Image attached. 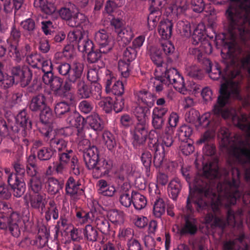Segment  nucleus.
<instances>
[{
	"instance_id": "1",
	"label": "nucleus",
	"mask_w": 250,
	"mask_h": 250,
	"mask_svg": "<svg viewBox=\"0 0 250 250\" xmlns=\"http://www.w3.org/2000/svg\"><path fill=\"white\" fill-rule=\"evenodd\" d=\"M203 176L194 180L193 191L189 186L184 233L194 234L197 231V220L192 216L194 209L191 203L198 212L211 209L205 216L206 222L212 223L223 232L227 226L234 227L236 224L234 211L229 207L234 205L241 196L239 169L230 163L228 167L221 168L218 160L214 159L203 163Z\"/></svg>"
},
{
	"instance_id": "2",
	"label": "nucleus",
	"mask_w": 250,
	"mask_h": 250,
	"mask_svg": "<svg viewBox=\"0 0 250 250\" xmlns=\"http://www.w3.org/2000/svg\"><path fill=\"white\" fill-rule=\"evenodd\" d=\"M232 12L231 8L225 12L227 21L224 24V27L226 32L219 34L215 37L216 44L223 47L221 50L222 63L225 67L223 71H218L216 74L211 73L209 74L210 78L214 80L222 77L224 83L221 84L220 89L222 84L227 83L229 92L230 90L235 89L237 90V96L232 95L229 97V102L231 98H240V81H234L233 79L236 77L239 78L242 77L241 69L247 71L250 76V64L247 65L248 66H243L242 63L248 55L239 60L235 54V51L237 47L239 45L244 47V45H242L239 39L233 32L232 27L234 22L232 17Z\"/></svg>"
},
{
	"instance_id": "3",
	"label": "nucleus",
	"mask_w": 250,
	"mask_h": 250,
	"mask_svg": "<svg viewBox=\"0 0 250 250\" xmlns=\"http://www.w3.org/2000/svg\"><path fill=\"white\" fill-rule=\"evenodd\" d=\"M228 84L222 85L220 90V95L217 97L216 103L214 104L211 111L205 113L201 117L198 116L199 112L196 110H191L189 114L194 113L198 118L200 125L204 127H209L213 132L220 125L222 119H231L234 109L229 108L227 105L229 104V97L231 95L238 94L235 89L228 91Z\"/></svg>"
},
{
	"instance_id": "4",
	"label": "nucleus",
	"mask_w": 250,
	"mask_h": 250,
	"mask_svg": "<svg viewBox=\"0 0 250 250\" xmlns=\"http://www.w3.org/2000/svg\"><path fill=\"white\" fill-rule=\"evenodd\" d=\"M230 2H238L240 0H229ZM231 8L232 17L234 21L233 30L237 35L244 47L250 50V0H246L245 4L241 6L230 3L226 12ZM242 65L250 64V54L242 61Z\"/></svg>"
},
{
	"instance_id": "5",
	"label": "nucleus",
	"mask_w": 250,
	"mask_h": 250,
	"mask_svg": "<svg viewBox=\"0 0 250 250\" xmlns=\"http://www.w3.org/2000/svg\"><path fill=\"white\" fill-rule=\"evenodd\" d=\"M49 145L54 149L55 154L57 151L58 152V161L54 166L57 174H63L67 171L68 167L70 173L75 175L80 174L78 159L67 140L59 135H53Z\"/></svg>"
},
{
	"instance_id": "6",
	"label": "nucleus",
	"mask_w": 250,
	"mask_h": 250,
	"mask_svg": "<svg viewBox=\"0 0 250 250\" xmlns=\"http://www.w3.org/2000/svg\"><path fill=\"white\" fill-rule=\"evenodd\" d=\"M218 136L221 138L222 145L225 147H230L231 153L244 169V178L247 182L250 181V143L248 141L239 140L234 142L230 137L228 128L221 126Z\"/></svg>"
},
{
	"instance_id": "7",
	"label": "nucleus",
	"mask_w": 250,
	"mask_h": 250,
	"mask_svg": "<svg viewBox=\"0 0 250 250\" xmlns=\"http://www.w3.org/2000/svg\"><path fill=\"white\" fill-rule=\"evenodd\" d=\"M75 62L76 61H74L71 64L62 62L56 67L59 73L62 76L65 77L66 80L63 85V80L56 76L49 84L51 90L55 95L60 97L64 96L67 92L72 89L70 79L74 70Z\"/></svg>"
},
{
	"instance_id": "8",
	"label": "nucleus",
	"mask_w": 250,
	"mask_h": 250,
	"mask_svg": "<svg viewBox=\"0 0 250 250\" xmlns=\"http://www.w3.org/2000/svg\"><path fill=\"white\" fill-rule=\"evenodd\" d=\"M85 165L88 169L92 171L93 177L98 179L107 176L111 171L112 162L110 160L99 157V152L97 153L96 149L86 154Z\"/></svg>"
},
{
	"instance_id": "9",
	"label": "nucleus",
	"mask_w": 250,
	"mask_h": 250,
	"mask_svg": "<svg viewBox=\"0 0 250 250\" xmlns=\"http://www.w3.org/2000/svg\"><path fill=\"white\" fill-rule=\"evenodd\" d=\"M74 69L72 75L70 77V81L71 83L72 89L76 86L78 97L81 99H88L93 96L94 98L96 99L97 93L95 94L93 93L91 86L87 84L82 77L83 71V64L76 62Z\"/></svg>"
},
{
	"instance_id": "10",
	"label": "nucleus",
	"mask_w": 250,
	"mask_h": 250,
	"mask_svg": "<svg viewBox=\"0 0 250 250\" xmlns=\"http://www.w3.org/2000/svg\"><path fill=\"white\" fill-rule=\"evenodd\" d=\"M172 113L170 114L168 118L169 126L167 127L163 137L161 148L156 149L154 151L153 157V164L156 168H159L163 163H165L167 158H169L170 154L172 153V125L171 119Z\"/></svg>"
},
{
	"instance_id": "11",
	"label": "nucleus",
	"mask_w": 250,
	"mask_h": 250,
	"mask_svg": "<svg viewBox=\"0 0 250 250\" xmlns=\"http://www.w3.org/2000/svg\"><path fill=\"white\" fill-rule=\"evenodd\" d=\"M22 226L21 216L17 212H13L8 216H0V229L10 233L15 238L21 235Z\"/></svg>"
},
{
	"instance_id": "12",
	"label": "nucleus",
	"mask_w": 250,
	"mask_h": 250,
	"mask_svg": "<svg viewBox=\"0 0 250 250\" xmlns=\"http://www.w3.org/2000/svg\"><path fill=\"white\" fill-rule=\"evenodd\" d=\"M67 40L73 45H77L79 51L87 53L94 49L93 42L83 35L82 31L79 30L70 31L67 35Z\"/></svg>"
},
{
	"instance_id": "13",
	"label": "nucleus",
	"mask_w": 250,
	"mask_h": 250,
	"mask_svg": "<svg viewBox=\"0 0 250 250\" xmlns=\"http://www.w3.org/2000/svg\"><path fill=\"white\" fill-rule=\"evenodd\" d=\"M148 125L146 122H139L133 128L130 129L132 136V144L135 148H138L143 145L148 135Z\"/></svg>"
},
{
	"instance_id": "14",
	"label": "nucleus",
	"mask_w": 250,
	"mask_h": 250,
	"mask_svg": "<svg viewBox=\"0 0 250 250\" xmlns=\"http://www.w3.org/2000/svg\"><path fill=\"white\" fill-rule=\"evenodd\" d=\"M166 3L159 6L160 10L164 13L167 18L161 21L159 25V33L163 38H167L172 33V3L170 0H166Z\"/></svg>"
},
{
	"instance_id": "15",
	"label": "nucleus",
	"mask_w": 250,
	"mask_h": 250,
	"mask_svg": "<svg viewBox=\"0 0 250 250\" xmlns=\"http://www.w3.org/2000/svg\"><path fill=\"white\" fill-rule=\"evenodd\" d=\"M11 74L16 80V83H20L22 87L27 86L32 78V70L26 65L13 67L11 69Z\"/></svg>"
},
{
	"instance_id": "16",
	"label": "nucleus",
	"mask_w": 250,
	"mask_h": 250,
	"mask_svg": "<svg viewBox=\"0 0 250 250\" xmlns=\"http://www.w3.org/2000/svg\"><path fill=\"white\" fill-rule=\"evenodd\" d=\"M16 125L19 130V127L21 128V135L25 137L30 132L32 128V122L30 118V114L26 109H23L20 111L15 117Z\"/></svg>"
},
{
	"instance_id": "17",
	"label": "nucleus",
	"mask_w": 250,
	"mask_h": 250,
	"mask_svg": "<svg viewBox=\"0 0 250 250\" xmlns=\"http://www.w3.org/2000/svg\"><path fill=\"white\" fill-rule=\"evenodd\" d=\"M32 148L36 150L38 159L41 161L50 160L55 154V150L51 146H43V142L41 140H35L33 142Z\"/></svg>"
},
{
	"instance_id": "18",
	"label": "nucleus",
	"mask_w": 250,
	"mask_h": 250,
	"mask_svg": "<svg viewBox=\"0 0 250 250\" xmlns=\"http://www.w3.org/2000/svg\"><path fill=\"white\" fill-rule=\"evenodd\" d=\"M95 41L99 43L100 51L103 53H108L113 48V43L111 38L105 29H100L95 33Z\"/></svg>"
},
{
	"instance_id": "19",
	"label": "nucleus",
	"mask_w": 250,
	"mask_h": 250,
	"mask_svg": "<svg viewBox=\"0 0 250 250\" xmlns=\"http://www.w3.org/2000/svg\"><path fill=\"white\" fill-rule=\"evenodd\" d=\"M7 182L13 195L17 198L21 197L26 190L23 179L17 177L15 174H10L7 177Z\"/></svg>"
},
{
	"instance_id": "20",
	"label": "nucleus",
	"mask_w": 250,
	"mask_h": 250,
	"mask_svg": "<svg viewBox=\"0 0 250 250\" xmlns=\"http://www.w3.org/2000/svg\"><path fill=\"white\" fill-rule=\"evenodd\" d=\"M214 132L208 130L206 131L201 137L200 139L197 141V143H205V146L203 148V152L205 156H212L216 153L215 146L210 142L214 138Z\"/></svg>"
},
{
	"instance_id": "21",
	"label": "nucleus",
	"mask_w": 250,
	"mask_h": 250,
	"mask_svg": "<svg viewBox=\"0 0 250 250\" xmlns=\"http://www.w3.org/2000/svg\"><path fill=\"white\" fill-rule=\"evenodd\" d=\"M165 0H152L149 8L150 13L147 17L148 25L154 27L157 25L161 15L159 6L162 7Z\"/></svg>"
},
{
	"instance_id": "22",
	"label": "nucleus",
	"mask_w": 250,
	"mask_h": 250,
	"mask_svg": "<svg viewBox=\"0 0 250 250\" xmlns=\"http://www.w3.org/2000/svg\"><path fill=\"white\" fill-rule=\"evenodd\" d=\"M9 46L10 56L18 63L20 62L25 57H27L31 50L30 46L27 43L22 47H20L19 44H13Z\"/></svg>"
},
{
	"instance_id": "23",
	"label": "nucleus",
	"mask_w": 250,
	"mask_h": 250,
	"mask_svg": "<svg viewBox=\"0 0 250 250\" xmlns=\"http://www.w3.org/2000/svg\"><path fill=\"white\" fill-rule=\"evenodd\" d=\"M81 184L72 177H69L65 185V194L70 197V200L76 202L79 199L78 193L81 190Z\"/></svg>"
},
{
	"instance_id": "24",
	"label": "nucleus",
	"mask_w": 250,
	"mask_h": 250,
	"mask_svg": "<svg viewBox=\"0 0 250 250\" xmlns=\"http://www.w3.org/2000/svg\"><path fill=\"white\" fill-rule=\"evenodd\" d=\"M63 186V181L59 180L53 177H48L45 183L46 191L52 196L60 194V191L62 189Z\"/></svg>"
},
{
	"instance_id": "25",
	"label": "nucleus",
	"mask_w": 250,
	"mask_h": 250,
	"mask_svg": "<svg viewBox=\"0 0 250 250\" xmlns=\"http://www.w3.org/2000/svg\"><path fill=\"white\" fill-rule=\"evenodd\" d=\"M19 132L18 126L12 125V123L6 118H0V139Z\"/></svg>"
},
{
	"instance_id": "26",
	"label": "nucleus",
	"mask_w": 250,
	"mask_h": 250,
	"mask_svg": "<svg viewBox=\"0 0 250 250\" xmlns=\"http://www.w3.org/2000/svg\"><path fill=\"white\" fill-rule=\"evenodd\" d=\"M201 44L200 45L199 49L193 48L191 51V53L192 54L195 59L198 62L202 64V61L203 59H208L205 57L203 53L207 54H210L212 51V47L210 43L207 40L201 42Z\"/></svg>"
},
{
	"instance_id": "27",
	"label": "nucleus",
	"mask_w": 250,
	"mask_h": 250,
	"mask_svg": "<svg viewBox=\"0 0 250 250\" xmlns=\"http://www.w3.org/2000/svg\"><path fill=\"white\" fill-rule=\"evenodd\" d=\"M245 239V234L241 233L235 239L226 241L223 244V250H236L238 247H241L240 245L244 247V250H249L250 246L246 242H244Z\"/></svg>"
},
{
	"instance_id": "28",
	"label": "nucleus",
	"mask_w": 250,
	"mask_h": 250,
	"mask_svg": "<svg viewBox=\"0 0 250 250\" xmlns=\"http://www.w3.org/2000/svg\"><path fill=\"white\" fill-rule=\"evenodd\" d=\"M117 41L120 45L126 46L132 40L134 37V33L131 27H124L117 34Z\"/></svg>"
},
{
	"instance_id": "29",
	"label": "nucleus",
	"mask_w": 250,
	"mask_h": 250,
	"mask_svg": "<svg viewBox=\"0 0 250 250\" xmlns=\"http://www.w3.org/2000/svg\"><path fill=\"white\" fill-rule=\"evenodd\" d=\"M172 33L169 35L167 38H163L162 35V41L161 42V45L162 50L167 56V71H170L172 68V61L170 58L172 55V42L169 39L171 38Z\"/></svg>"
},
{
	"instance_id": "30",
	"label": "nucleus",
	"mask_w": 250,
	"mask_h": 250,
	"mask_svg": "<svg viewBox=\"0 0 250 250\" xmlns=\"http://www.w3.org/2000/svg\"><path fill=\"white\" fill-rule=\"evenodd\" d=\"M47 105L45 96L42 94H39L32 98L29 107L32 111L40 112Z\"/></svg>"
},
{
	"instance_id": "31",
	"label": "nucleus",
	"mask_w": 250,
	"mask_h": 250,
	"mask_svg": "<svg viewBox=\"0 0 250 250\" xmlns=\"http://www.w3.org/2000/svg\"><path fill=\"white\" fill-rule=\"evenodd\" d=\"M136 97L139 102L146 105V107L151 108L154 104L156 97L153 94L145 90H142L136 93Z\"/></svg>"
},
{
	"instance_id": "32",
	"label": "nucleus",
	"mask_w": 250,
	"mask_h": 250,
	"mask_svg": "<svg viewBox=\"0 0 250 250\" xmlns=\"http://www.w3.org/2000/svg\"><path fill=\"white\" fill-rule=\"evenodd\" d=\"M169 72L170 71H167V68H166L165 74L159 75L158 70L156 69L155 70L154 74L155 79L159 82L158 83L156 82L154 83L155 90L157 92H159L163 90V85L164 84L169 86L171 84L170 75L169 74Z\"/></svg>"
},
{
	"instance_id": "33",
	"label": "nucleus",
	"mask_w": 250,
	"mask_h": 250,
	"mask_svg": "<svg viewBox=\"0 0 250 250\" xmlns=\"http://www.w3.org/2000/svg\"><path fill=\"white\" fill-rule=\"evenodd\" d=\"M232 121L235 124V125L242 130H247L249 132V137L250 138V123H247L248 118L245 114H242L238 116L235 110L234 109L231 119Z\"/></svg>"
},
{
	"instance_id": "34",
	"label": "nucleus",
	"mask_w": 250,
	"mask_h": 250,
	"mask_svg": "<svg viewBox=\"0 0 250 250\" xmlns=\"http://www.w3.org/2000/svg\"><path fill=\"white\" fill-rule=\"evenodd\" d=\"M97 187H98V193L104 196L112 197L116 191L115 187L108 184L107 182L104 179L98 181Z\"/></svg>"
},
{
	"instance_id": "35",
	"label": "nucleus",
	"mask_w": 250,
	"mask_h": 250,
	"mask_svg": "<svg viewBox=\"0 0 250 250\" xmlns=\"http://www.w3.org/2000/svg\"><path fill=\"white\" fill-rule=\"evenodd\" d=\"M174 74L173 78V87L179 93L186 94L187 89L185 87L183 77L181 75L177 69L173 67V74Z\"/></svg>"
},
{
	"instance_id": "36",
	"label": "nucleus",
	"mask_w": 250,
	"mask_h": 250,
	"mask_svg": "<svg viewBox=\"0 0 250 250\" xmlns=\"http://www.w3.org/2000/svg\"><path fill=\"white\" fill-rule=\"evenodd\" d=\"M205 26L202 23L199 24L193 31L191 37V42L194 45H197L200 42L206 41Z\"/></svg>"
},
{
	"instance_id": "37",
	"label": "nucleus",
	"mask_w": 250,
	"mask_h": 250,
	"mask_svg": "<svg viewBox=\"0 0 250 250\" xmlns=\"http://www.w3.org/2000/svg\"><path fill=\"white\" fill-rule=\"evenodd\" d=\"M87 78L91 83H94L93 86L96 92H97L96 98L97 99L100 98L102 95L101 86L99 83H96L99 79L98 70L96 68L89 69L87 72Z\"/></svg>"
},
{
	"instance_id": "38",
	"label": "nucleus",
	"mask_w": 250,
	"mask_h": 250,
	"mask_svg": "<svg viewBox=\"0 0 250 250\" xmlns=\"http://www.w3.org/2000/svg\"><path fill=\"white\" fill-rule=\"evenodd\" d=\"M78 149L79 151L83 153V157L84 163H85V159L86 154L88 155L89 152L96 149L97 153L99 152L98 148L95 146H90V141L86 139L83 138L81 139L78 143Z\"/></svg>"
},
{
	"instance_id": "39",
	"label": "nucleus",
	"mask_w": 250,
	"mask_h": 250,
	"mask_svg": "<svg viewBox=\"0 0 250 250\" xmlns=\"http://www.w3.org/2000/svg\"><path fill=\"white\" fill-rule=\"evenodd\" d=\"M86 122L91 128L95 131H100L104 128L103 122L97 113H93L87 117Z\"/></svg>"
},
{
	"instance_id": "40",
	"label": "nucleus",
	"mask_w": 250,
	"mask_h": 250,
	"mask_svg": "<svg viewBox=\"0 0 250 250\" xmlns=\"http://www.w3.org/2000/svg\"><path fill=\"white\" fill-rule=\"evenodd\" d=\"M192 129L188 125H183L177 130L173 143L178 139L180 142H187L190 140V136L192 133Z\"/></svg>"
},
{
	"instance_id": "41",
	"label": "nucleus",
	"mask_w": 250,
	"mask_h": 250,
	"mask_svg": "<svg viewBox=\"0 0 250 250\" xmlns=\"http://www.w3.org/2000/svg\"><path fill=\"white\" fill-rule=\"evenodd\" d=\"M88 23V20L84 14L77 13H74L71 20L69 21L68 25L72 27H81L83 28Z\"/></svg>"
},
{
	"instance_id": "42",
	"label": "nucleus",
	"mask_w": 250,
	"mask_h": 250,
	"mask_svg": "<svg viewBox=\"0 0 250 250\" xmlns=\"http://www.w3.org/2000/svg\"><path fill=\"white\" fill-rule=\"evenodd\" d=\"M84 239L91 242H95L98 240L99 233L94 226L90 224L86 225L83 231Z\"/></svg>"
},
{
	"instance_id": "43",
	"label": "nucleus",
	"mask_w": 250,
	"mask_h": 250,
	"mask_svg": "<svg viewBox=\"0 0 250 250\" xmlns=\"http://www.w3.org/2000/svg\"><path fill=\"white\" fill-rule=\"evenodd\" d=\"M34 5L47 15H51L56 11L54 4L48 2L47 0H34Z\"/></svg>"
},
{
	"instance_id": "44",
	"label": "nucleus",
	"mask_w": 250,
	"mask_h": 250,
	"mask_svg": "<svg viewBox=\"0 0 250 250\" xmlns=\"http://www.w3.org/2000/svg\"><path fill=\"white\" fill-rule=\"evenodd\" d=\"M103 138L107 149L111 153L115 152V148L117 146V141L114 134L109 131H104Z\"/></svg>"
},
{
	"instance_id": "45",
	"label": "nucleus",
	"mask_w": 250,
	"mask_h": 250,
	"mask_svg": "<svg viewBox=\"0 0 250 250\" xmlns=\"http://www.w3.org/2000/svg\"><path fill=\"white\" fill-rule=\"evenodd\" d=\"M94 224L97 229L103 234H107L110 231V225L108 220L102 215L97 216Z\"/></svg>"
},
{
	"instance_id": "46",
	"label": "nucleus",
	"mask_w": 250,
	"mask_h": 250,
	"mask_svg": "<svg viewBox=\"0 0 250 250\" xmlns=\"http://www.w3.org/2000/svg\"><path fill=\"white\" fill-rule=\"evenodd\" d=\"M30 205L32 208L43 211L46 205L45 194H38L30 199Z\"/></svg>"
},
{
	"instance_id": "47",
	"label": "nucleus",
	"mask_w": 250,
	"mask_h": 250,
	"mask_svg": "<svg viewBox=\"0 0 250 250\" xmlns=\"http://www.w3.org/2000/svg\"><path fill=\"white\" fill-rule=\"evenodd\" d=\"M70 213L69 209L65 207H63L60 213V218L57 221L55 229H59L61 227H67L70 218Z\"/></svg>"
},
{
	"instance_id": "48",
	"label": "nucleus",
	"mask_w": 250,
	"mask_h": 250,
	"mask_svg": "<svg viewBox=\"0 0 250 250\" xmlns=\"http://www.w3.org/2000/svg\"><path fill=\"white\" fill-rule=\"evenodd\" d=\"M73 5L74 4L69 2L68 5L62 7L58 11V13L61 19L65 21L68 25L69 21L71 20L75 13L73 10Z\"/></svg>"
},
{
	"instance_id": "49",
	"label": "nucleus",
	"mask_w": 250,
	"mask_h": 250,
	"mask_svg": "<svg viewBox=\"0 0 250 250\" xmlns=\"http://www.w3.org/2000/svg\"><path fill=\"white\" fill-rule=\"evenodd\" d=\"M132 204L137 210L144 208L146 205L147 201L145 196L135 191L132 192Z\"/></svg>"
},
{
	"instance_id": "50",
	"label": "nucleus",
	"mask_w": 250,
	"mask_h": 250,
	"mask_svg": "<svg viewBox=\"0 0 250 250\" xmlns=\"http://www.w3.org/2000/svg\"><path fill=\"white\" fill-rule=\"evenodd\" d=\"M21 36V33L20 28L13 24L10 29V37L7 40L9 46L13 44L19 45Z\"/></svg>"
},
{
	"instance_id": "51",
	"label": "nucleus",
	"mask_w": 250,
	"mask_h": 250,
	"mask_svg": "<svg viewBox=\"0 0 250 250\" xmlns=\"http://www.w3.org/2000/svg\"><path fill=\"white\" fill-rule=\"evenodd\" d=\"M176 32L181 36L188 37L191 34V26L187 21H180L176 25Z\"/></svg>"
},
{
	"instance_id": "52",
	"label": "nucleus",
	"mask_w": 250,
	"mask_h": 250,
	"mask_svg": "<svg viewBox=\"0 0 250 250\" xmlns=\"http://www.w3.org/2000/svg\"><path fill=\"white\" fill-rule=\"evenodd\" d=\"M40 119L41 122L45 125L51 123L54 119V114L51 108L46 106L45 108L41 110Z\"/></svg>"
},
{
	"instance_id": "53",
	"label": "nucleus",
	"mask_w": 250,
	"mask_h": 250,
	"mask_svg": "<svg viewBox=\"0 0 250 250\" xmlns=\"http://www.w3.org/2000/svg\"><path fill=\"white\" fill-rule=\"evenodd\" d=\"M54 111L56 116L62 118L70 111V105L65 102H61L56 104Z\"/></svg>"
},
{
	"instance_id": "54",
	"label": "nucleus",
	"mask_w": 250,
	"mask_h": 250,
	"mask_svg": "<svg viewBox=\"0 0 250 250\" xmlns=\"http://www.w3.org/2000/svg\"><path fill=\"white\" fill-rule=\"evenodd\" d=\"M166 204L161 198H157L154 202L153 205V214L156 217L160 218L165 213Z\"/></svg>"
},
{
	"instance_id": "55",
	"label": "nucleus",
	"mask_w": 250,
	"mask_h": 250,
	"mask_svg": "<svg viewBox=\"0 0 250 250\" xmlns=\"http://www.w3.org/2000/svg\"><path fill=\"white\" fill-rule=\"evenodd\" d=\"M107 53H103L100 51V47L99 49H93L88 52L87 54V60L88 62L93 63L98 62L101 61L103 54H106Z\"/></svg>"
},
{
	"instance_id": "56",
	"label": "nucleus",
	"mask_w": 250,
	"mask_h": 250,
	"mask_svg": "<svg viewBox=\"0 0 250 250\" xmlns=\"http://www.w3.org/2000/svg\"><path fill=\"white\" fill-rule=\"evenodd\" d=\"M20 25L22 28L30 35L34 33L36 28L35 21L31 18H28L22 21H21Z\"/></svg>"
},
{
	"instance_id": "57",
	"label": "nucleus",
	"mask_w": 250,
	"mask_h": 250,
	"mask_svg": "<svg viewBox=\"0 0 250 250\" xmlns=\"http://www.w3.org/2000/svg\"><path fill=\"white\" fill-rule=\"evenodd\" d=\"M149 108L146 106H138L135 108L133 114L139 122H146V117Z\"/></svg>"
},
{
	"instance_id": "58",
	"label": "nucleus",
	"mask_w": 250,
	"mask_h": 250,
	"mask_svg": "<svg viewBox=\"0 0 250 250\" xmlns=\"http://www.w3.org/2000/svg\"><path fill=\"white\" fill-rule=\"evenodd\" d=\"M113 102L110 97H106L99 102V105L105 113H109L113 109Z\"/></svg>"
},
{
	"instance_id": "59",
	"label": "nucleus",
	"mask_w": 250,
	"mask_h": 250,
	"mask_svg": "<svg viewBox=\"0 0 250 250\" xmlns=\"http://www.w3.org/2000/svg\"><path fill=\"white\" fill-rule=\"evenodd\" d=\"M125 80H122L121 81L118 80L115 82L112 86V88L110 90L109 93L118 96H122L125 91L124 83Z\"/></svg>"
},
{
	"instance_id": "60",
	"label": "nucleus",
	"mask_w": 250,
	"mask_h": 250,
	"mask_svg": "<svg viewBox=\"0 0 250 250\" xmlns=\"http://www.w3.org/2000/svg\"><path fill=\"white\" fill-rule=\"evenodd\" d=\"M201 64L202 65L203 69L209 74L210 73L216 74L218 71H223L221 70L222 66H220L218 63L216 64L215 68L212 69V64L209 59H203L202 61Z\"/></svg>"
},
{
	"instance_id": "61",
	"label": "nucleus",
	"mask_w": 250,
	"mask_h": 250,
	"mask_svg": "<svg viewBox=\"0 0 250 250\" xmlns=\"http://www.w3.org/2000/svg\"><path fill=\"white\" fill-rule=\"evenodd\" d=\"M130 62H127L124 60H121L118 62V68L121 72L123 78L125 79L130 75Z\"/></svg>"
},
{
	"instance_id": "62",
	"label": "nucleus",
	"mask_w": 250,
	"mask_h": 250,
	"mask_svg": "<svg viewBox=\"0 0 250 250\" xmlns=\"http://www.w3.org/2000/svg\"><path fill=\"white\" fill-rule=\"evenodd\" d=\"M141 160L145 167L147 175L150 171V167L151 164L152 155L148 151H144L141 154Z\"/></svg>"
},
{
	"instance_id": "63",
	"label": "nucleus",
	"mask_w": 250,
	"mask_h": 250,
	"mask_svg": "<svg viewBox=\"0 0 250 250\" xmlns=\"http://www.w3.org/2000/svg\"><path fill=\"white\" fill-rule=\"evenodd\" d=\"M180 143L179 149L183 155L187 156L193 152L194 147L192 145L193 142L192 140H189V141L187 142Z\"/></svg>"
},
{
	"instance_id": "64",
	"label": "nucleus",
	"mask_w": 250,
	"mask_h": 250,
	"mask_svg": "<svg viewBox=\"0 0 250 250\" xmlns=\"http://www.w3.org/2000/svg\"><path fill=\"white\" fill-rule=\"evenodd\" d=\"M28 185L29 188L34 193L40 194L39 192L42 188V184L39 176L30 178Z\"/></svg>"
}]
</instances>
